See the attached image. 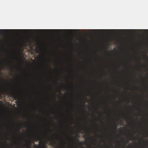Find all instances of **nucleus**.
<instances>
[{"instance_id":"obj_1","label":"nucleus","mask_w":148,"mask_h":148,"mask_svg":"<svg viewBox=\"0 0 148 148\" xmlns=\"http://www.w3.org/2000/svg\"><path fill=\"white\" fill-rule=\"evenodd\" d=\"M60 32V29H0V34L8 32Z\"/></svg>"},{"instance_id":"obj_13","label":"nucleus","mask_w":148,"mask_h":148,"mask_svg":"<svg viewBox=\"0 0 148 148\" xmlns=\"http://www.w3.org/2000/svg\"><path fill=\"white\" fill-rule=\"evenodd\" d=\"M84 131H85V129H83Z\"/></svg>"},{"instance_id":"obj_15","label":"nucleus","mask_w":148,"mask_h":148,"mask_svg":"<svg viewBox=\"0 0 148 148\" xmlns=\"http://www.w3.org/2000/svg\"><path fill=\"white\" fill-rule=\"evenodd\" d=\"M129 100H128V103H129Z\"/></svg>"},{"instance_id":"obj_7","label":"nucleus","mask_w":148,"mask_h":148,"mask_svg":"<svg viewBox=\"0 0 148 148\" xmlns=\"http://www.w3.org/2000/svg\"><path fill=\"white\" fill-rule=\"evenodd\" d=\"M28 147H29V148H31L29 143H28Z\"/></svg>"},{"instance_id":"obj_11","label":"nucleus","mask_w":148,"mask_h":148,"mask_svg":"<svg viewBox=\"0 0 148 148\" xmlns=\"http://www.w3.org/2000/svg\"><path fill=\"white\" fill-rule=\"evenodd\" d=\"M128 141H128V140H127V142L126 143H128Z\"/></svg>"},{"instance_id":"obj_9","label":"nucleus","mask_w":148,"mask_h":148,"mask_svg":"<svg viewBox=\"0 0 148 148\" xmlns=\"http://www.w3.org/2000/svg\"><path fill=\"white\" fill-rule=\"evenodd\" d=\"M143 59H147V58H143Z\"/></svg>"},{"instance_id":"obj_14","label":"nucleus","mask_w":148,"mask_h":148,"mask_svg":"<svg viewBox=\"0 0 148 148\" xmlns=\"http://www.w3.org/2000/svg\"><path fill=\"white\" fill-rule=\"evenodd\" d=\"M75 143H76L77 142V141H75Z\"/></svg>"},{"instance_id":"obj_8","label":"nucleus","mask_w":148,"mask_h":148,"mask_svg":"<svg viewBox=\"0 0 148 148\" xmlns=\"http://www.w3.org/2000/svg\"><path fill=\"white\" fill-rule=\"evenodd\" d=\"M27 126H28V125H27V124H25V127H27Z\"/></svg>"},{"instance_id":"obj_5","label":"nucleus","mask_w":148,"mask_h":148,"mask_svg":"<svg viewBox=\"0 0 148 148\" xmlns=\"http://www.w3.org/2000/svg\"><path fill=\"white\" fill-rule=\"evenodd\" d=\"M9 66L12 69H13V66L12 64H10L9 65Z\"/></svg>"},{"instance_id":"obj_6","label":"nucleus","mask_w":148,"mask_h":148,"mask_svg":"<svg viewBox=\"0 0 148 148\" xmlns=\"http://www.w3.org/2000/svg\"><path fill=\"white\" fill-rule=\"evenodd\" d=\"M117 126V125L116 124V126L114 127V130H116L117 129L116 126Z\"/></svg>"},{"instance_id":"obj_10","label":"nucleus","mask_w":148,"mask_h":148,"mask_svg":"<svg viewBox=\"0 0 148 148\" xmlns=\"http://www.w3.org/2000/svg\"><path fill=\"white\" fill-rule=\"evenodd\" d=\"M75 138L76 139L77 138V136H76L75 137Z\"/></svg>"},{"instance_id":"obj_2","label":"nucleus","mask_w":148,"mask_h":148,"mask_svg":"<svg viewBox=\"0 0 148 148\" xmlns=\"http://www.w3.org/2000/svg\"><path fill=\"white\" fill-rule=\"evenodd\" d=\"M137 31H143L145 32H148V29H106V32L107 31L110 32L112 33L111 34H113V33L115 32H126L130 31L135 32Z\"/></svg>"},{"instance_id":"obj_3","label":"nucleus","mask_w":148,"mask_h":148,"mask_svg":"<svg viewBox=\"0 0 148 148\" xmlns=\"http://www.w3.org/2000/svg\"><path fill=\"white\" fill-rule=\"evenodd\" d=\"M12 96L15 100H17L18 99V97L16 94L15 93H13L11 94Z\"/></svg>"},{"instance_id":"obj_4","label":"nucleus","mask_w":148,"mask_h":148,"mask_svg":"<svg viewBox=\"0 0 148 148\" xmlns=\"http://www.w3.org/2000/svg\"><path fill=\"white\" fill-rule=\"evenodd\" d=\"M55 144V143L53 140H52L51 141V145L53 146Z\"/></svg>"},{"instance_id":"obj_12","label":"nucleus","mask_w":148,"mask_h":148,"mask_svg":"<svg viewBox=\"0 0 148 148\" xmlns=\"http://www.w3.org/2000/svg\"><path fill=\"white\" fill-rule=\"evenodd\" d=\"M18 130H19V131H20V129H18Z\"/></svg>"}]
</instances>
